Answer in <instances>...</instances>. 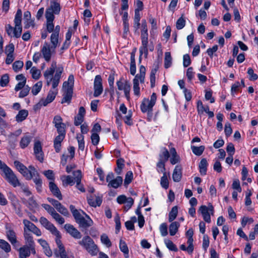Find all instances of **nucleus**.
Listing matches in <instances>:
<instances>
[{
    "label": "nucleus",
    "instance_id": "nucleus-21",
    "mask_svg": "<svg viewBox=\"0 0 258 258\" xmlns=\"http://www.w3.org/2000/svg\"><path fill=\"white\" fill-rule=\"evenodd\" d=\"M66 133H59L54 140V148L55 152L58 153L61 150V142L65 138Z\"/></svg>",
    "mask_w": 258,
    "mask_h": 258
},
{
    "label": "nucleus",
    "instance_id": "nucleus-58",
    "mask_svg": "<svg viewBox=\"0 0 258 258\" xmlns=\"http://www.w3.org/2000/svg\"><path fill=\"white\" fill-rule=\"evenodd\" d=\"M185 25V20L182 17H181L177 20L176 23V27L178 30H180L182 29Z\"/></svg>",
    "mask_w": 258,
    "mask_h": 258
},
{
    "label": "nucleus",
    "instance_id": "nucleus-13",
    "mask_svg": "<svg viewBox=\"0 0 258 258\" xmlns=\"http://www.w3.org/2000/svg\"><path fill=\"white\" fill-rule=\"evenodd\" d=\"M52 123L56 128L57 133H66V124L62 122V118L60 115H55L53 118Z\"/></svg>",
    "mask_w": 258,
    "mask_h": 258
},
{
    "label": "nucleus",
    "instance_id": "nucleus-32",
    "mask_svg": "<svg viewBox=\"0 0 258 258\" xmlns=\"http://www.w3.org/2000/svg\"><path fill=\"white\" fill-rule=\"evenodd\" d=\"M137 77H135L133 79V91L135 95L139 97L140 96V80L137 79Z\"/></svg>",
    "mask_w": 258,
    "mask_h": 258
},
{
    "label": "nucleus",
    "instance_id": "nucleus-45",
    "mask_svg": "<svg viewBox=\"0 0 258 258\" xmlns=\"http://www.w3.org/2000/svg\"><path fill=\"white\" fill-rule=\"evenodd\" d=\"M159 157V160L166 162L169 157V153L167 149L163 148L161 150V153L160 154Z\"/></svg>",
    "mask_w": 258,
    "mask_h": 258
},
{
    "label": "nucleus",
    "instance_id": "nucleus-42",
    "mask_svg": "<svg viewBox=\"0 0 258 258\" xmlns=\"http://www.w3.org/2000/svg\"><path fill=\"white\" fill-rule=\"evenodd\" d=\"M56 210L64 216L69 217L70 216L68 209L63 206L60 203L55 208Z\"/></svg>",
    "mask_w": 258,
    "mask_h": 258
},
{
    "label": "nucleus",
    "instance_id": "nucleus-33",
    "mask_svg": "<svg viewBox=\"0 0 258 258\" xmlns=\"http://www.w3.org/2000/svg\"><path fill=\"white\" fill-rule=\"evenodd\" d=\"M70 209L76 221L78 222L81 218H82L83 216L81 214L80 211H78L77 209L75 208V207L71 205L70 206Z\"/></svg>",
    "mask_w": 258,
    "mask_h": 258
},
{
    "label": "nucleus",
    "instance_id": "nucleus-26",
    "mask_svg": "<svg viewBox=\"0 0 258 258\" xmlns=\"http://www.w3.org/2000/svg\"><path fill=\"white\" fill-rule=\"evenodd\" d=\"M32 137L28 134L25 135L21 140L20 146L21 148L24 149L27 147L31 142Z\"/></svg>",
    "mask_w": 258,
    "mask_h": 258
},
{
    "label": "nucleus",
    "instance_id": "nucleus-5",
    "mask_svg": "<svg viewBox=\"0 0 258 258\" xmlns=\"http://www.w3.org/2000/svg\"><path fill=\"white\" fill-rule=\"evenodd\" d=\"M157 100V96L156 93H153L150 99L144 98L140 105V109L143 113H146L149 110L153 109L155 105Z\"/></svg>",
    "mask_w": 258,
    "mask_h": 258
},
{
    "label": "nucleus",
    "instance_id": "nucleus-1",
    "mask_svg": "<svg viewBox=\"0 0 258 258\" xmlns=\"http://www.w3.org/2000/svg\"><path fill=\"white\" fill-rule=\"evenodd\" d=\"M63 72V68L61 66L57 67L56 61H52L51 66L47 68L43 73L44 77L46 80V85L49 86L52 85V88L54 90H50L45 99H41L39 102L38 105L46 106L51 103L55 99L57 93V89L55 88L58 86L62 74Z\"/></svg>",
    "mask_w": 258,
    "mask_h": 258
},
{
    "label": "nucleus",
    "instance_id": "nucleus-6",
    "mask_svg": "<svg viewBox=\"0 0 258 258\" xmlns=\"http://www.w3.org/2000/svg\"><path fill=\"white\" fill-rule=\"evenodd\" d=\"M55 48L51 46L50 44L45 42L41 49V52L45 60L49 62L52 56L55 53Z\"/></svg>",
    "mask_w": 258,
    "mask_h": 258
},
{
    "label": "nucleus",
    "instance_id": "nucleus-46",
    "mask_svg": "<svg viewBox=\"0 0 258 258\" xmlns=\"http://www.w3.org/2000/svg\"><path fill=\"white\" fill-rule=\"evenodd\" d=\"M0 248L3 249L6 252H9L11 250L10 244L3 239H0Z\"/></svg>",
    "mask_w": 258,
    "mask_h": 258
},
{
    "label": "nucleus",
    "instance_id": "nucleus-57",
    "mask_svg": "<svg viewBox=\"0 0 258 258\" xmlns=\"http://www.w3.org/2000/svg\"><path fill=\"white\" fill-rule=\"evenodd\" d=\"M167 228V225L165 223H163L160 225L159 230L162 236H166L168 234Z\"/></svg>",
    "mask_w": 258,
    "mask_h": 258
},
{
    "label": "nucleus",
    "instance_id": "nucleus-29",
    "mask_svg": "<svg viewBox=\"0 0 258 258\" xmlns=\"http://www.w3.org/2000/svg\"><path fill=\"white\" fill-rule=\"evenodd\" d=\"M122 178L121 176H118L116 178L111 181V182L108 183V186L117 188L122 184Z\"/></svg>",
    "mask_w": 258,
    "mask_h": 258
},
{
    "label": "nucleus",
    "instance_id": "nucleus-63",
    "mask_svg": "<svg viewBox=\"0 0 258 258\" xmlns=\"http://www.w3.org/2000/svg\"><path fill=\"white\" fill-rule=\"evenodd\" d=\"M156 70L154 69L152 70L150 73V83H151V88H153L155 86V81H156V77H155V74L156 73Z\"/></svg>",
    "mask_w": 258,
    "mask_h": 258
},
{
    "label": "nucleus",
    "instance_id": "nucleus-64",
    "mask_svg": "<svg viewBox=\"0 0 258 258\" xmlns=\"http://www.w3.org/2000/svg\"><path fill=\"white\" fill-rule=\"evenodd\" d=\"M52 217L59 224H63L65 222L64 218L56 212L52 216Z\"/></svg>",
    "mask_w": 258,
    "mask_h": 258
},
{
    "label": "nucleus",
    "instance_id": "nucleus-52",
    "mask_svg": "<svg viewBox=\"0 0 258 258\" xmlns=\"http://www.w3.org/2000/svg\"><path fill=\"white\" fill-rule=\"evenodd\" d=\"M101 241L102 243L105 244L107 247H110L112 245L108 236L105 234H103L101 236Z\"/></svg>",
    "mask_w": 258,
    "mask_h": 258
},
{
    "label": "nucleus",
    "instance_id": "nucleus-56",
    "mask_svg": "<svg viewBox=\"0 0 258 258\" xmlns=\"http://www.w3.org/2000/svg\"><path fill=\"white\" fill-rule=\"evenodd\" d=\"M20 172L27 180H30L32 179V176L30 174L29 170L25 166L24 168L20 171Z\"/></svg>",
    "mask_w": 258,
    "mask_h": 258
},
{
    "label": "nucleus",
    "instance_id": "nucleus-12",
    "mask_svg": "<svg viewBox=\"0 0 258 258\" xmlns=\"http://www.w3.org/2000/svg\"><path fill=\"white\" fill-rule=\"evenodd\" d=\"M102 78L100 75H97L94 79V97H97L100 96L103 92V86L102 83Z\"/></svg>",
    "mask_w": 258,
    "mask_h": 258
},
{
    "label": "nucleus",
    "instance_id": "nucleus-4",
    "mask_svg": "<svg viewBox=\"0 0 258 258\" xmlns=\"http://www.w3.org/2000/svg\"><path fill=\"white\" fill-rule=\"evenodd\" d=\"M2 171L3 173L1 174V175L13 187H16L20 185L18 177L9 167L7 165L6 166Z\"/></svg>",
    "mask_w": 258,
    "mask_h": 258
},
{
    "label": "nucleus",
    "instance_id": "nucleus-8",
    "mask_svg": "<svg viewBox=\"0 0 258 258\" xmlns=\"http://www.w3.org/2000/svg\"><path fill=\"white\" fill-rule=\"evenodd\" d=\"M116 85L119 90H123L124 95L127 100L130 98V91L131 86L130 82L127 81H122V79L117 81Z\"/></svg>",
    "mask_w": 258,
    "mask_h": 258
},
{
    "label": "nucleus",
    "instance_id": "nucleus-44",
    "mask_svg": "<svg viewBox=\"0 0 258 258\" xmlns=\"http://www.w3.org/2000/svg\"><path fill=\"white\" fill-rule=\"evenodd\" d=\"M191 149L194 154L197 156H200L203 154L205 150V147L204 146H201L200 147L191 146Z\"/></svg>",
    "mask_w": 258,
    "mask_h": 258
},
{
    "label": "nucleus",
    "instance_id": "nucleus-62",
    "mask_svg": "<svg viewBox=\"0 0 258 258\" xmlns=\"http://www.w3.org/2000/svg\"><path fill=\"white\" fill-rule=\"evenodd\" d=\"M9 82V77L8 74L3 75L0 80V85L2 87H5L7 85Z\"/></svg>",
    "mask_w": 258,
    "mask_h": 258
},
{
    "label": "nucleus",
    "instance_id": "nucleus-35",
    "mask_svg": "<svg viewBox=\"0 0 258 258\" xmlns=\"http://www.w3.org/2000/svg\"><path fill=\"white\" fill-rule=\"evenodd\" d=\"M74 84V77L73 75H70L69 76L68 79L67 81H65L63 83V88L64 89H69L71 88V89L73 90V87Z\"/></svg>",
    "mask_w": 258,
    "mask_h": 258
},
{
    "label": "nucleus",
    "instance_id": "nucleus-18",
    "mask_svg": "<svg viewBox=\"0 0 258 258\" xmlns=\"http://www.w3.org/2000/svg\"><path fill=\"white\" fill-rule=\"evenodd\" d=\"M24 237L25 240L24 245H27V247H29L31 250L34 251L35 244L32 234L30 232L25 230V232H24Z\"/></svg>",
    "mask_w": 258,
    "mask_h": 258
},
{
    "label": "nucleus",
    "instance_id": "nucleus-34",
    "mask_svg": "<svg viewBox=\"0 0 258 258\" xmlns=\"http://www.w3.org/2000/svg\"><path fill=\"white\" fill-rule=\"evenodd\" d=\"M53 12L54 14L57 15L60 11V6L58 3L55 1H51L50 8L48 9Z\"/></svg>",
    "mask_w": 258,
    "mask_h": 258
},
{
    "label": "nucleus",
    "instance_id": "nucleus-23",
    "mask_svg": "<svg viewBox=\"0 0 258 258\" xmlns=\"http://www.w3.org/2000/svg\"><path fill=\"white\" fill-rule=\"evenodd\" d=\"M49 188L54 196L56 197L59 200H61L62 199V196L59 189L53 181L49 182Z\"/></svg>",
    "mask_w": 258,
    "mask_h": 258
},
{
    "label": "nucleus",
    "instance_id": "nucleus-19",
    "mask_svg": "<svg viewBox=\"0 0 258 258\" xmlns=\"http://www.w3.org/2000/svg\"><path fill=\"white\" fill-rule=\"evenodd\" d=\"M73 175L75 176V179L76 182V187L81 192H85V189L83 184L81 183L82 178V174L80 170L74 171Z\"/></svg>",
    "mask_w": 258,
    "mask_h": 258
},
{
    "label": "nucleus",
    "instance_id": "nucleus-27",
    "mask_svg": "<svg viewBox=\"0 0 258 258\" xmlns=\"http://www.w3.org/2000/svg\"><path fill=\"white\" fill-rule=\"evenodd\" d=\"M180 225V223L178 222H171L169 227V233L171 236H174L176 234Z\"/></svg>",
    "mask_w": 258,
    "mask_h": 258
},
{
    "label": "nucleus",
    "instance_id": "nucleus-2",
    "mask_svg": "<svg viewBox=\"0 0 258 258\" xmlns=\"http://www.w3.org/2000/svg\"><path fill=\"white\" fill-rule=\"evenodd\" d=\"M22 12L21 9H18L15 14L14 21L15 27L13 28L10 24L6 25V31L9 36L17 38L20 37L22 32Z\"/></svg>",
    "mask_w": 258,
    "mask_h": 258
},
{
    "label": "nucleus",
    "instance_id": "nucleus-55",
    "mask_svg": "<svg viewBox=\"0 0 258 258\" xmlns=\"http://www.w3.org/2000/svg\"><path fill=\"white\" fill-rule=\"evenodd\" d=\"M24 63L21 60H17L13 64V69L15 72H17L20 71L23 67Z\"/></svg>",
    "mask_w": 258,
    "mask_h": 258
},
{
    "label": "nucleus",
    "instance_id": "nucleus-14",
    "mask_svg": "<svg viewBox=\"0 0 258 258\" xmlns=\"http://www.w3.org/2000/svg\"><path fill=\"white\" fill-rule=\"evenodd\" d=\"M141 38L142 40V45L140 46L139 48L140 61H141V56L143 54H144L145 56L146 57H147L148 55V37H144Z\"/></svg>",
    "mask_w": 258,
    "mask_h": 258
},
{
    "label": "nucleus",
    "instance_id": "nucleus-30",
    "mask_svg": "<svg viewBox=\"0 0 258 258\" xmlns=\"http://www.w3.org/2000/svg\"><path fill=\"white\" fill-rule=\"evenodd\" d=\"M28 115V111L27 110L23 109L19 111L16 116V120L18 122H21L24 120Z\"/></svg>",
    "mask_w": 258,
    "mask_h": 258
},
{
    "label": "nucleus",
    "instance_id": "nucleus-9",
    "mask_svg": "<svg viewBox=\"0 0 258 258\" xmlns=\"http://www.w3.org/2000/svg\"><path fill=\"white\" fill-rule=\"evenodd\" d=\"M55 242L57 245V248H56L54 250V253L56 257L61 256L62 255L66 254L67 251H66L64 245H63L61 240V235L60 233H58V235H55Z\"/></svg>",
    "mask_w": 258,
    "mask_h": 258
},
{
    "label": "nucleus",
    "instance_id": "nucleus-51",
    "mask_svg": "<svg viewBox=\"0 0 258 258\" xmlns=\"http://www.w3.org/2000/svg\"><path fill=\"white\" fill-rule=\"evenodd\" d=\"M32 78L35 80H38L40 77V71L35 67H32L30 70Z\"/></svg>",
    "mask_w": 258,
    "mask_h": 258
},
{
    "label": "nucleus",
    "instance_id": "nucleus-20",
    "mask_svg": "<svg viewBox=\"0 0 258 258\" xmlns=\"http://www.w3.org/2000/svg\"><path fill=\"white\" fill-rule=\"evenodd\" d=\"M81 212L84 215H86L87 218L85 219L84 217L81 218L77 223L79 224L80 227L84 228H87L93 224V221L92 219L90 218L89 216H88L87 214H85V212H84L83 211H81Z\"/></svg>",
    "mask_w": 258,
    "mask_h": 258
},
{
    "label": "nucleus",
    "instance_id": "nucleus-31",
    "mask_svg": "<svg viewBox=\"0 0 258 258\" xmlns=\"http://www.w3.org/2000/svg\"><path fill=\"white\" fill-rule=\"evenodd\" d=\"M208 162L205 158H203L199 164L200 172L202 175L207 173Z\"/></svg>",
    "mask_w": 258,
    "mask_h": 258
},
{
    "label": "nucleus",
    "instance_id": "nucleus-36",
    "mask_svg": "<svg viewBox=\"0 0 258 258\" xmlns=\"http://www.w3.org/2000/svg\"><path fill=\"white\" fill-rule=\"evenodd\" d=\"M170 153L172 155V157L170 158V162L172 164L174 165L179 162V157L177 154L176 150L174 148L170 149Z\"/></svg>",
    "mask_w": 258,
    "mask_h": 258
},
{
    "label": "nucleus",
    "instance_id": "nucleus-54",
    "mask_svg": "<svg viewBox=\"0 0 258 258\" xmlns=\"http://www.w3.org/2000/svg\"><path fill=\"white\" fill-rule=\"evenodd\" d=\"M133 179V174L132 171H129L126 172L125 176L124 181V184L125 185H127L130 184Z\"/></svg>",
    "mask_w": 258,
    "mask_h": 258
},
{
    "label": "nucleus",
    "instance_id": "nucleus-16",
    "mask_svg": "<svg viewBox=\"0 0 258 258\" xmlns=\"http://www.w3.org/2000/svg\"><path fill=\"white\" fill-rule=\"evenodd\" d=\"M24 28L28 29L30 27H34L35 26V23L34 22V19L32 18L31 13L27 11L24 12Z\"/></svg>",
    "mask_w": 258,
    "mask_h": 258
},
{
    "label": "nucleus",
    "instance_id": "nucleus-10",
    "mask_svg": "<svg viewBox=\"0 0 258 258\" xmlns=\"http://www.w3.org/2000/svg\"><path fill=\"white\" fill-rule=\"evenodd\" d=\"M23 223L24 225V232H25V230L29 232V231H31L38 236L41 235V232L40 230L30 221L27 219H24L23 220Z\"/></svg>",
    "mask_w": 258,
    "mask_h": 258
},
{
    "label": "nucleus",
    "instance_id": "nucleus-61",
    "mask_svg": "<svg viewBox=\"0 0 258 258\" xmlns=\"http://www.w3.org/2000/svg\"><path fill=\"white\" fill-rule=\"evenodd\" d=\"M54 13L51 11V10L47 9L45 12V17L46 22L53 21L54 19Z\"/></svg>",
    "mask_w": 258,
    "mask_h": 258
},
{
    "label": "nucleus",
    "instance_id": "nucleus-28",
    "mask_svg": "<svg viewBox=\"0 0 258 258\" xmlns=\"http://www.w3.org/2000/svg\"><path fill=\"white\" fill-rule=\"evenodd\" d=\"M65 93L61 100V103L68 102L69 103L71 100L73 93V90L71 88L64 89Z\"/></svg>",
    "mask_w": 258,
    "mask_h": 258
},
{
    "label": "nucleus",
    "instance_id": "nucleus-50",
    "mask_svg": "<svg viewBox=\"0 0 258 258\" xmlns=\"http://www.w3.org/2000/svg\"><path fill=\"white\" fill-rule=\"evenodd\" d=\"M59 35L52 33L50 36L51 46L54 47L55 48L58 46Z\"/></svg>",
    "mask_w": 258,
    "mask_h": 258
},
{
    "label": "nucleus",
    "instance_id": "nucleus-40",
    "mask_svg": "<svg viewBox=\"0 0 258 258\" xmlns=\"http://www.w3.org/2000/svg\"><path fill=\"white\" fill-rule=\"evenodd\" d=\"M148 37V26L146 20H142L141 37Z\"/></svg>",
    "mask_w": 258,
    "mask_h": 258
},
{
    "label": "nucleus",
    "instance_id": "nucleus-7",
    "mask_svg": "<svg viewBox=\"0 0 258 258\" xmlns=\"http://www.w3.org/2000/svg\"><path fill=\"white\" fill-rule=\"evenodd\" d=\"M198 211L202 214L204 220L206 222H211V215H213L214 212V207L211 204H209L208 207L205 205L201 206Z\"/></svg>",
    "mask_w": 258,
    "mask_h": 258
},
{
    "label": "nucleus",
    "instance_id": "nucleus-43",
    "mask_svg": "<svg viewBox=\"0 0 258 258\" xmlns=\"http://www.w3.org/2000/svg\"><path fill=\"white\" fill-rule=\"evenodd\" d=\"M146 73V68L143 66L140 68V74H138L135 77H138L137 79L140 80L141 83H144Z\"/></svg>",
    "mask_w": 258,
    "mask_h": 258
},
{
    "label": "nucleus",
    "instance_id": "nucleus-17",
    "mask_svg": "<svg viewBox=\"0 0 258 258\" xmlns=\"http://www.w3.org/2000/svg\"><path fill=\"white\" fill-rule=\"evenodd\" d=\"M19 258H27L29 257L31 253L35 254L36 253L35 249H34V252L33 250H31L29 247H27V245H23L19 249Z\"/></svg>",
    "mask_w": 258,
    "mask_h": 258
},
{
    "label": "nucleus",
    "instance_id": "nucleus-3",
    "mask_svg": "<svg viewBox=\"0 0 258 258\" xmlns=\"http://www.w3.org/2000/svg\"><path fill=\"white\" fill-rule=\"evenodd\" d=\"M78 243L91 255H96L98 253V247L89 236H84L82 240L78 241Z\"/></svg>",
    "mask_w": 258,
    "mask_h": 258
},
{
    "label": "nucleus",
    "instance_id": "nucleus-25",
    "mask_svg": "<svg viewBox=\"0 0 258 258\" xmlns=\"http://www.w3.org/2000/svg\"><path fill=\"white\" fill-rule=\"evenodd\" d=\"M182 177L181 167L180 166L176 165L173 170L172 178L174 182H179Z\"/></svg>",
    "mask_w": 258,
    "mask_h": 258
},
{
    "label": "nucleus",
    "instance_id": "nucleus-22",
    "mask_svg": "<svg viewBox=\"0 0 258 258\" xmlns=\"http://www.w3.org/2000/svg\"><path fill=\"white\" fill-rule=\"evenodd\" d=\"M6 236L8 240L14 244L17 242L16 234L14 230L10 227L6 226Z\"/></svg>",
    "mask_w": 258,
    "mask_h": 258
},
{
    "label": "nucleus",
    "instance_id": "nucleus-60",
    "mask_svg": "<svg viewBox=\"0 0 258 258\" xmlns=\"http://www.w3.org/2000/svg\"><path fill=\"white\" fill-rule=\"evenodd\" d=\"M8 198L11 201L12 206L20 203L16 196L12 192H9Z\"/></svg>",
    "mask_w": 258,
    "mask_h": 258
},
{
    "label": "nucleus",
    "instance_id": "nucleus-47",
    "mask_svg": "<svg viewBox=\"0 0 258 258\" xmlns=\"http://www.w3.org/2000/svg\"><path fill=\"white\" fill-rule=\"evenodd\" d=\"M76 138L78 142L79 149L83 151L85 148L84 136L81 134H77Z\"/></svg>",
    "mask_w": 258,
    "mask_h": 258
},
{
    "label": "nucleus",
    "instance_id": "nucleus-59",
    "mask_svg": "<svg viewBox=\"0 0 258 258\" xmlns=\"http://www.w3.org/2000/svg\"><path fill=\"white\" fill-rule=\"evenodd\" d=\"M42 207L52 216L56 212L54 208L46 204H42Z\"/></svg>",
    "mask_w": 258,
    "mask_h": 258
},
{
    "label": "nucleus",
    "instance_id": "nucleus-37",
    "mask_svg": "<svg viewBox=\"0 0 258 258\" xmlns=\"http://www.w3.org/2000/svg\"><path fill=\"white\" fill-rule=\"evenodd\" d=\"M119 248L120 250L123 252L124 257L125 258H128V249L127 245L126 244L125 241H123L122 239L120 240L119 242Z\"/></svg>",
    "mask_w": 258,
    "mask_h": 258
},
{
    "label": "nucleus",
    "instance_id": "nucleus-48",
    "mask_svg": "<svg viewBox=\"0 0 258 258\" xmlns=\"http://www.w3.org/2000/svg\"><path fill=\"white\" fill-rule=\"evenodd\" d=\"M160 184L161 186L167 189L169 187V182L166 175V173H164L163 175L161 178Z\"/></svg>",
    "mask_w": 258,
    "mask_h": 258
},
{
    "label": "nucleus",
    "instance_id": "nucleus-53",
    "mask_svg": "<svg viewBox=\"0 0 258 258\" xmlns=\"http://www.w3.org/2000/svg\"><path fill=\"white\" fill-rule=\"evenodd\" d=\"M165 243L167 247L170 250L177 251L178 249L176 246L170 240H165Z\"/></svg>",
    "mask_w": 258,
    "mask_h": 258
},
{
    "label": "nucleus",
    "instance_id": "nucleus-41",
    "mask_svg": "<svg viewBox=\"0 0 258 258\" xmlns=\"http://www.w3.org/2000/svg\"><path fill=\"white\" fill-rule=\"evenodd\" d=\"M172 57L170 52H166L165 53L164 58V67L166 69H168L171 67L172 64Z\"/></svg>",
    "mask_w": 258,
    "mask_h": 258
},
{
    "label": "nucleus",
    "instance_id": "nucleus-49",
    "mask_svg": "<svg viewBox=\"0 0 258 258\" xmlns=\"http://www.w3.org/2000/svg\"><path fill=\"white\" fill-rule=\"evenodd\" d=\"M42 86V83L39 81L36 83L33 87L32 89V93L34 95H36L41 90Z\"/></svg>",
    "mask_w": 258,
    "mask_h": 258
},
{
    "label": "nucleus",
    "instance_id": "nucleus-11",
    "mask_svg": "<svg viewBox=\"0 0 258 258\" xmlns=\"http://www.w3.org/2000/svg\"><path fill=\"white\" fill-rule=\"evenodd\" d=\"M39 222L44 227L49 230L52 234L54 235H58L59 232L54 225L50 222L46 218L41 217L40 218Z\"/></svg>",
    "mask_w": 258,
    "mask_h": 258
},
{
    "label": "nucleus",
    "instance_id": "nucleus-24",
    "mask_svg": "<svg viewBox=\"0 0 258 258\" xmlns=\"http://www.w3.org/2000/svg\"><path fill=\"white\" fill-rule=\"evenodd\" d=\"M22 200L23 204H25L31 211L35 210L38 207V205L33 197L29 198L27 201L25 199Z\"/></svg>",
    "mask_w": 258,
    "mask_h": 258
},
{
    "label": "nucleus",
    "instance_id": "nucleus-15",
    "mask_svg": "<svg viewBox=\"0 0 258 258\" xmlns=\"http://www.w3.org/2000/svg\"><path fill=\"white\" fill-rule=\"evenodd\" d=\"M64 228L67 232L74 238L80 239L82 237L81 233L73 225L66 224L64 225Z\"/></svg>",
    "mask_w": 258,
    "mask_h": 258
},
{
    "label": "nucleus",
    "instance_id": "nucleus-39",
    "mask_svg": "<svg viewBox=\"0 0 258 258\" xmlns=\"http://www.w3.org/2000/svg\"><path fill=\"white\" fill-rule=\"evenodd\" d=\"M124 160L122 158L118 159L116 161L117 168H115V171L116 173L119 175L121 173L122 169L124 167Z\"/></svg>",
    "mask_w": 258,
    "mask_h": 258
},
{
    "label": "nucleus",
    "instance_id": "nucleus-38",
    "mask_svg": "<svg viewBox=\"0 0 258 258\" xmlns=\"http://www.w3.org/2000/svg\"><path fill=\"white\" fill-rule=\"evenodd\" d=\"M178 214V207H173L169 213L168 221L170 222H173L176 218Z\"/></svg>",
    "mask_w": 258,
    "mask_h": 258
}]
</instances>
